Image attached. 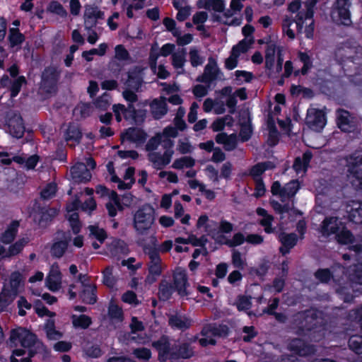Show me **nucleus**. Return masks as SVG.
<instances>
[{
	"mask_svg": "<svg viewBox=\"0 0 362 362\" xmlns=\"http://www.w3.org/2000/svg\"><path fill=\"white\" fill-rule=\"evenodd\" d=\"M169 324L172 327L185 329L190 326L191 321L181 315H172L169 317Z\"/></svg>",
	"mask_w": 362,
	"mask_h": 362,
	"instance_id": "35",
	"label": "nucleus"
},
{
	"mask_svg": "<svg viewBox=\"0 0 362 362\" xmlns=\"http://www.w3.org/2000/svg\"><path fill=\"white\" fill-rule=\"evenodd\" d=\"M216 141L223 144L226 151H232L236 146V136L235 134L227 135L226 133L218 134Z\"/></svg>",
	"mask_w": 362,
	"mask_h": 362,
	"instance_id": "32",
	"label": "nucleus"
},
{
	"mask_svg": "<svg viewBox=\"0 0 362 362\" xmlns=\"http://www.w3.org/2000/svg\"><path fill=\"white\" fill-rule=\"evenodd\" d=\"M18 226L19 223L18 221H13L8 226L5 232L1 235V242L5 244L11 243L15 239L17 235Z\"/></svg>",
	"mask_w": 362,
	"mask_h": 362,
	"instance_id": "38",
	"label": "nucleus"
},
{
	"mask_svg": "<svg viewBox=\"0 0 362 362\" xmlns=\"http://www.w3.org/2000/svg\"><path fill=\"white\" fill-rule=\"evenodd\" d=\"M70 172L71 178L75 182H87L91 178L89 170L83 163H76L71 168Z\"/></svg>",
	"mask_w": 362,
	"mask_h": 362,
	"instance_id": "18",
	"label": "nucleus"
},
{
	"mask_svg": "<svg viewBox=\"0 0 362 362\" xmlns=\"http://www.w3.org/2000/svg\"><path fill=\"white\" fill-rule=\"evenodd\" d=\"M257 214L262 216V219L259 221V223L264 227V230L269 233L271 232V216L267 214V211L262 209V208H258L257 209Z\"/></svg>",
	"mask_w": 362,
	"mask_h": 362,
	"instance_id": "50",
	"label": "nucleus"
},
{
	"mask_svg": "<svg viewBox=\"0 0 362 362\" xmlns=\"http://www.w3.org/2000/svg\"><path fill=\"white\" fill-rule=\"evenodd\" d=\"M28 242L29 239L28 238L19 239L7 248L6 257H11L20 254Z\"/></svg>",
	"mask_w": 362,
	"mask_h": 362,
	"instance_id": "39",
	"label": "nucleus"
},
{
	"mask_svg": "<svg viewBox=\"0 0 362 362\" xmlns=\"http://www.w3.org/2000/svg\"><path fill=\"white\" fill-rule=\"evenodd\" d=\"M218 74V68L216 62L212 59H209L208 64L204 68L203 74L198 76L197 81L209 83L217 78Z\"/></svg>",
	"mask_w": 362,
	"mask_h": 362,
	"instance_id": "20",
	"label": "nucleus"
},
{
	"mask_svg": "<svg viewBox=\"0 0 362 362\" xmlns=\"http://www.w3.org/2000/svg\"><path fill=\"white\" fill-rule=\"evenodd\" d=\"M91 107L89 104L81 103L77 105L74 110V115L81 117H86L90 115Z\"/></svg>",
	"mask_w": 362,
	"mask_h": 362,
	"instance_id": "58",
	"label": "nucleus"
},
{
	"mask_svg": "<svg viewBox=\"0 0 362 362\" xmlns=\"http://www.w3.org/2000/svg\"><path fill=\"white\" fill-rule=\"evenodd\" d=\"M320 313L316 309L306 310L302 314L296 333L304 337H310L320 327Z\"/></svg>",
	"mask_w": 362,
	"mask_h": 362,
	"instance_id": "5",
	"label": "nucleus"
},
{
	"mask_svg": "<svg viewBox=\"0 0 362 362\" xmlns=\"http://www.w3.org/2000/svg\"><path fill=\"white\" fill-rule=\"evenodd\" d=\"M350 113L344 109H339L337 112V124L338 127L344 132H351L354 126L350 120Z\"/></svg>",
	"mask_w": 362,
	"mask_h": 362,
	"instance_id": "22",
	"label": "nucleus"
},
{
	"mask_svg": "<svg viewBox=\"0 0 362 362\" xmlns=\"http://www.w3.org/2000/svg\"><path fill=\"white\" fill-rule=\"evenodd\" d=\"M173 292V286L169 282L164 280L160 282L158 290V297L160 300H168L172 296Z\"/></svg>",
	"mask_w": 362,
	"mask_h": 362,
	"instance_id": "43",
	"label": "nucleus"
},
{
	"mask_svg": "<svg viewBox=\"0 0 362 362\" xmlns=\"http://www.w3.org/2000/svg\"><path fill=\"white\" fill-rule=\"evenodd\" d=\"M326 115L322 110L309 108L305 117L306 125L312 130L320 132L326 124Z\"/></svg>",
	"mask_w": 362,
	"mask_h": 362,
	"instance_id": "9",
	"label": "nucleus"
},
{
	"mask_svg": "<svg viewBox=\"0 0 362 362\" xmlns=\"http://www.w3.org/2000/svg\"><path fill=\"white\" fill-rule=\"evenodd\" d=\"M348 346L349 349L356 354H362V336L361 335H352L348 341Z\"/></svg>",
	"mask_w": 362,
	"mask_h": 362,
	"instance_id": "45",
	"label": "nucleus"
},
{
	"mask_svg": "<svg viewBox=\"0 0 362 362\" xmlns=\"http://www.w3.org/2000/svg\"><path fill=\"white\" fill-rule=\"evenodd\" d=\"M46 286L53 292L62 288V274L57 267H52L45 279Z\"/></svg>",
	"mask_w": 362,
	"mask_h": 362,
	"instance_id": "19",
	"label": "nucleus"
},
{
	"mask_svg": "<svg viewBox=\"0 0 362 362\" xmlns=\"http://www.w3.org/2000/svg\"><path fill=\"white\" fill-rule=\"evenodd\" d=\"M173 154V150L168 149L163 153L158 151L148 153L147 157L153 167L160 170L170 163Z\"/></svg>",
	"mask_w": 362,
	"mask_h": 362,
	"instance_id": "12",
	"label": "nucleus"
},
{
	"mask_svg": "<svg viewBox=\"0 0 362 362\" xmlns=\"http://www.w3.org/2000/svg\"><path fill=\"white\" fill-rule=\"evenodd\" d=\"M266 169L267 168L264 163H258L251 168L250 175L255 181L257 180H260L259 176L265 171Z\"/></svg>",
	"mask_w": 362,
	"mask_h": 362,
	"instance_id": "64",
	"label": "nucleus"
},
{
	"mask_svg": "<svg viewBox=\"0 0 362 362\" xmlns=\"http://www.w3.org/2000/svg\"><path fill=\"white\" fill-rule=\"evenodd\" d=\"M253 43L254 37L244 38L233 46L231 51L239 57L241 54L246 52Z\"/></svg>",
	"mask_w": 362,
	"mask_h": 362,
	"instance_id": "41",
	"label": "nucleus"
},
{
	"mask_svg": "<svg viewBox=\"0 0 362 362\" xmlns=\"http://www.w3.org/2000/svg\"><path fill=\"white\" fill-rule=\"evenodd\" d=\"M151 245L144 247V251L148 255L149 261L147 264L148 274L146 278V283L151 284L160 276L165 265L163 263L157 250L158 240L156 236L151 237Z\"/></svg>",
	"mask_w": 362,
	"mask_h": 362,
	"instance_id": "3",
	"label": "nucleus"
},
{
	"mask_svg": "<svg viewBox=\"0 0 362 362\" xmlns=\"http://www.w3.org/2000/svg\"><path fill=\"white\" fill-rule=\"evenodd\" d=\"M313 158V153L310 150L305 151L302 157L298 156L295 158L293 168L296 173L301 172L306 173L309 166L310 163Z\"/></svg>",
	"mask_w": 362,
	"mask_h": 362,
	"instance_id": "23",
	"label": "nucleus"
},
{
	"mask_svg": "<svg viewBox=\"0 0 362 362\" xmlns=\"http://www.w3.org/2000/svg\"><path fill=\"white\" fill-rule=\"evenodd\" d=\"M153 345L159 352L160 360L165 361L168 357L174 358L175 351L170 347L167 339L162 338L159 341L154 342Z\"/></svg>",
	"mask_w": 362,
	"mask_h": 362,
	"instance_id": "27",
	"label": "nucleus"
},
{
	"mask_svg": "<svg viewBox=\"0 0 362 362\" xmlns=\"http://www.w3.org/2000/svg\"><path fill=\"white\" fill-rule=\"evenodd\" d=\"M49 10L62 17H66L67 15L66 11L62 5L57 1H52L49 6Z\"/></svg>",
	"mask_w": 362,
	"mask_h": 362,
	"instance_id": "63",
	"label": "nucleus"
},
{
	"mask_svg": "<svg viewBox=\"0 0 362 362\" xmlns=\"http://www.w3.org/2000/svg\"><path fill=\"white\" fill-rule=\"evenodd\" d=\"M288 347L291 351L300 356H307L314 352V348L312 345L308 344L305 340L299 338L291 339L288 343Z\"/></svg>",
	"mask_w": 362,
	"mask_h": 362,
	"instance_id": "16",
	"label": "nucleus"
},
{
	"mask_svg": "<svg viewBox=\"0 0 362 362\" xmlns=\"http://www.w3.org/2000/svg\"><path fill=\"white\" fill-rule=\"evenodd\" d=\"M354 284L349 281L339 284L336 288L337 293L344 303H352L354 298L358 296V290L354 288Z\"/></svg>",
	"mask_w": 362,
	"mask_h": 362,
	"instance_id": "17",
	"label": "nucleus"
},
{
	"mask_svg": "<svg viewBox=\"0 0 362 362\" xmlns=\"http://www.w3.org/2000/svg\"><path fill=\"white\" fill-rule=\"evenodd\" d=\"M350 221L356 224H362V202H354L349 212Z\"/></svg>",
	"mask_w": 362,
	"mask_h": 362,
	"instance_id": "36",
	"label": "nucleus"
},
{
	"mask_svg": "<svg viewBox=\"0 0 362 362\" xmlns=\"http://www.w3.org/2000/svg\"><path fill=\"white\" fill-rule=\"evenodd\" d=\"M70 240V236H65L64 240L54 243L51 247L52 255L57 258L62 257L67 249L68 243Z\"/></svg>",
	"mask_w": 362,
	"mask_h": 362,
	"instance_id": "37",
	"label": "nucleus"
},
{
	"mask_svg": "<svg viewBox=\"0 0 362 362\" xmlns=\"http://www.w3.org/2000/svg\"><path fill=\"white\" fill-rule=\"evenodd\" d=\"M82 136V134L79 128L74 125H71L69 127L66 132V141H74L76 143H78L81 138Z\"/></svg>",
	"mask_w": 362,
	"mask_h": 362,
	"instance_id": "53",
	"label": "nucleus"
},
{
	"mask_svg": "<svg viewBox=\"0 0 362 362\" xmlns=\"http://www.w3.org/2000/svg\"><path fill=\"white\" fill-rule=\"evenodd\" d=\"M164 141L161 136L157 133L154 136L151 137L146 144L145 148L148 153L156 151L161 142Z\"/></svg>",
	"mask_w": 362,
	"mask_h": 362,
	"instance_id": "52",
	"label": "nucleus"
},
{
	"mask_svg": "<svg viewBox=\"0 0 362 362\" xmlns=\"http://www.w3.org/2000/svg\"><path fill=\"white\" fill-rule=\"evenodd\" d=\"M90 235H93L95 238H96L100 243H103L107 235L105 230L103 228H100L96 226H90L88 227Z\"/></svg>",
	"mask_w": 362,
	"mask_h": 362,
	"instance_id": "60",
	"label": "nucleus"
},
{
	"mask_svg": "<svg viewBox=\"0 0 362 362\" xmlns=\"http://www.w3.org/2000/svg\"><path fill=\"white\" fill-rule=\"evenodd\" d=\"M83 17L86 30H90L97 25L98 19L104 18V13L98 7L87 6L85 8Z\"/></svg>",
	"mask_w": 362,
	"mask_h": 362,
	"instance_id": "15",
	"label": "nucleus"
},
{
	"mask_svg": "<svg viewBox=\"0 0 362 362\" xmlns=\"http://www.w3.org/2000/svg\"><path fill=\"white\" fill-rule=\"evenodd\" d=\"M298 59L303 64L302 66L303 72L305 73L306 71L309 72L313 66L312 57L307 52L299 51L298 52Z\"/></svg>",
	"mask_w": 362,
	"mask_h": 362,
	"instance_id": "46",
	"label": "nucleus"
},
{
	"mask_svg": "<svg viewBox=\"0 0 362 362\" xmlns=\"http://www.w3.org/2000/svg\"><path fill=\"white\" fill-rule=\"evenodd\" d=\"M147 136L148 135L146 132L138 127H129L121 134L122 143H134L136 146L143 144L146 141Z\"/></svg>",
	"mask_w": 362,
	"mask_h": 362,
	"instance_id": "10",
	"label": "nucleus"
},
{
	"mask_svg": "<svg viewBox=\"0 0 362 362\" xmlns=\"http://www.w3.org/2000/svg\"><path fill=\"white\" fill-rule=\"evenodd\" d=\"M228 329L225 325H207L202 332V337L199 341L203 346L215 344L217 337H225L228 334Z\"/></svg>",
	"mask_w": 362,
	"mask_h": 362,
	"instance_id": "8",
	"label": "nucleus"
},
{
	"mask_svg": "<svg viewBox=\"0 0 362 362\" xmlns=\"http://www.w3.org/2000/svg\"><path fill=\"white\" fill-rule=\"evenodd\" d=\"M315 279L322 284H327L333 278V274L328 268L318 269L314 274Z\"/></svg>",
	"mask_w": 362,
	"mask_h": 362,
	"instance_id": "47",
	"label": "nucleus"
},
{
	"mask_svg": "<svg viewBox=\"0 0 362 362\" xmlns=\"http://www.w3.org/2000/svg\"><path fill=\"white\" fill-rule=\"evenodd\" d=\"M8 128L10 134L16 138L23 136L25 131L21 117L18 114H14L8 119Z\"/></svg>",
	"mask_w": 362,
	"mask_h": 362,
	"instance_id": "24",
	"label": "nucleus"
},
{
	"mask_svg": "<svg viewBox=\"0 0 362 362\" xmlns=\"http://www.w3.org/2000/svg\"><path fill=\"white\" fill-rule=\"evenodd\" d=\"M347 176L357 190L362 191V156H351L346 160Z\"/></svg>",
	"mask_w": 362,
	"mask_h": 362,
	"instance_id": "7",
	"label": "nucleus"
},
{
	"mask_svg": "<svg viewBox=\"0 0 362 362\" xmlns=\"http://www.w3.org/2000/svg\"><path fill=\"white\" fill-rule=\"evenodd\" d=\"M95 290V285L83 284V289L80 294L82 300L86 303L94 304L97 300Z\"/></svg>",
	"mask_w": 362,
	"mask_h": 362,
	"instance_id": "30",
	"label": "nucleus"
},
{
	"mask_svg": "<svg viewBox=\"0 0 362 362\" xmlns=\"http://www.w3.org/2000/svg\"><path fill=\"white\" fill-rule=\"evenodd\" d=\"M71 320L75 328L87 329L92 323L91 318L86 315H73Z\"/></svg>",
	"mask_w": 362,
	"mask_h": 362,
	"instance_id": "40",
	"label": "nucleus"
},
{
	"mask_svg": "<svg viewBox=\"0 0 362 362\" xmlns=\"http://www.w3.org/2000/svg\"><path fill=\"white\" fill-rule=\"evenodd\" d=\"M299 188V182L298 180H292L281 189L279 195L283 199H289L296 194Z\"/></svg>",
	"mask_w": 362,
	"mask_h": 362,
	"instance_id": "31",
	"label": "nucleus"
},
{
	"mask_svg": "<svg viewBox=\"0 0 362 362\" xmlns=\"http://www.w3.org/2000/svg\"><path fill=\"white\" fill-rule=\"evenodd\" d=\"M195 164V160L190 156H184L175 159L172 165V168L181 170L184 168H192Z\"/></svg>",
	"mask_w": 362,
	"mask_h": 362,
	"instance_id": "44",
	"label": "nucleus"
},
{
	"mask_svg": "<svg viewBox=\"0 0 362 362\" xmlns=\"http://www.w3.org/2000/svg\"><path fill=\"white\" fill-rule=\"evenodd\" d=\"M127 75L128 78L125 82L126 87L138 90L143 81L142 70L139 67H135L129 70Z\"/></svg>",
	"mask_w": 362,
	"mask_h": 362,
	"instance_id": "21",
	"label": "nucleus"
},
{
	"mask_svg": "<svg viewBox=\"0 0 362 362\" xmlns=\"http://www.w3.org/2000/svg\"><path fill=\"white\" fill-rule=\"evenodd\" d=\"M172 65L177 70L178 74H185L184 66L186 62V51L185 49H178L171 56Z\"/></svg>",
	"mask_w": 362,
	"mask_h": 362,
	"instance_id": "26",
	"label": "nucleus"
},
{
	"mask_svg": "<svg viewBox=\"0 0 362 362\" xmlns=\"http://www.w3.org/2000/svg\"><path fill=\"white\" fill-rule=\"evenodd\" d=\"M347 274L349 281L362 285V262L350 265L347 269Z\"/></svg>",
	"mask_w": 362,
	"mask_h": 362,
	"instance_id": "29",
	"label": "nucleus"
},
{
	"mask_svg": "<svg viewBox=\"0 0 362 362\" xmlns=\"http://www.w3.org/2000/svg\"><path fill=\"white\" fill-rule=\"evenodd\" d=\"M155 220V210L151 205H144L136 210L133 216V227L136 235H146L151 229Z\"/></svg>",
	"mask_w": 362,
	"mask_h": 362,
	"instance_id": "4",
	"label": "nucleus"
},
{
	"mask_svg": "<svg viewBox=\"0 0 362 362\" xmlns=\"http://www.w3.org/2000/svg\"><path fill=\"white\" fill-rule=\"evenodd\" d=\"M342 222L337 216H327L322 221L320 232L322 236L327 238L331 235H335L337 241L341 245H347L353 243L354 236L351 230H348L345 226L340 228Z\"/></svg>",
	"mask_w": 362,
	"mask_h": 362,
	"instance_id": "2",
	"label": "nucleus"
},
{
	"mask_svg": "<svg viewBox=\"0 0 362 362\" xmlns=\"http://www.w3.org/2000/svg\"><path fill=\"white\" fill-rule=\"evenodd\" d=\"M57 214L58 211L54 208L42 209L35 215V218L38 221L40 225L43 226L50 221Z\"/></svg>",
	"mask_w": 362,
	"mask_h": 362,
	"instance_id": "34",
	"label": "nucleus"
},
{
	"mask_svg": "<svg viewBox=\"0 0 362 362\" xmlns=\"http://www.w3.org/2000/svg\"><path fill=\"white\" fill-rule=\"evenodd\" d=\"M351 6V0H335L332 7V18H337L339 23L343 25H351L352 24Z\"/></svg>",
	"mask_w": 362,
	"mask_h": 362,
	"instance_id": "6",
	"label": "nucleus"
},
{
	"mask_svg": "<svg viewBox=\"0 0 362 362\" xmlns=\"http://www.w3.org/2000/svg\"><path fill=\"white\" fill-rule=\"evenodd\" d=\"M232 263L235 267L243 269L246 264L245 258L239 251L234 250L232 254Z\"/></svg>",
	"mask_w": 362,
	"mask_h": 362,
	"instance_id": "59",
	"label": "nucleus"
},
{
	"mask_svg": "<svg viewBox=\"0 0 362 362\" xmlns=\"http://www.w3.org/2000/svg\"><path fill=\"white\" fill-rule=\"evenodd\" d=\"M57 191V186L54 183H49L41 191V197L44 199H48L52 197Z\"/></svg>",
	"mask_w": 362,
	"mask_h": 362,
	"instance_id": "62",
	"label": "nucleus"
},
{
	"mask_svg": "<svg viewBox=\"0 0 362 362\" xmlns=\"http://www.w3.org/2000/svg\"><path fill=\"white\" fill-rule=\"evenodd\" d=\"M198 7L207 10H213L216 12H222L225 9L223 0H199Z\"/></svg>",
	"mask_w": 362,
	"mask_h": 362,
	"instance_id": "33",
	"label": "nucleus"
},
{
	"mask_svg": "<svg viewBox=\"0 0 362 362\" xmlns=\"http://www.w3.org/2000/svg\"><path fill=\"white\" fill-rule=\"evenodd\" d=\"M317 3V0H307L305 2V11H299L298 13H302L305 18L313 19L314 17V8Z\"/></svg>",
	"mask_w": 362,
	"mask_h": 362,
	"instance_id": "55",
	"label": "nucleus"
},
{
	"mask_svg": "<svg viewBox=\"0 0 362 362\" xmlns=\"http://www.w3.org/2000/svg\"><path fill=\"white\" fill-rule=\"evenodd\" d=\"M278 239L281 245L279 247V252L283 256L289 254L298 241V237L295 233H287L281 232L279 233Z\"/></svg>",
	"mask_w": 362,
	"mask_h": 362,
	"instance_id": "13",
	"label": "nucleus"
},
{
	"mask_svg": "<svg viewBox=\"0 0 362 362\" xmlns=\"http://www.w3.org/2000/svg\"><path fill=\"white\" fill-rule=\"evenodd\" d=\"M151 112L155 119H160L168 112L167 104L165 98H160L154 99L151 105Z\"/></svg>",
	"mask_w": 362,
	"mask_h": 362,
	"instance_id": "28",
	"label": "nucleus"
},
{
	"mask_svg": "<svg viewBox=\"0 0 362 362\" xmlns=\"http://www.w3.org/2000/svg\"><path fill=\"white\" fill-rule=\"evenodd\" d=\"M8 40L11 47L21 45L24 40V36L17 28H11L9 30Z\"/></svg>",
	"mask_w": 362,
	"mask_h": 362,
	"instance_id": "49",
	"label": "nucleus"
},
{
	"mask_svg": "<svg viewBox=\"0 0 362 362\" xmlns=\"http://www.w3.org/2000/svg\"><path fill=\"white\" fill-rule=\"evenodd\" d=\"M23 288L22 275L19 272L11 274L9 283L4 286V289L16 296Z\"/></svg>",
	"mask_w": 362,
	"mask_h": 362,
	"instance_id": "25",
	"label": "nucleus"
},
{
	"mask_svg": "<svg viewBox=\"0 0 362 362\" xmlns=\"http://www.w3.org/2000/svg\"><path fill=\"white\" fill-rule=\"evenodd\" d=\"M59 73L55 68H47L42 76L41 89L46 93L55 91Z\"/></svg>",
	"mask_w": 362,
	"mask_h": 362,
	"instance_id": "11",
	"label": "nucleus"
},
{
	"mask_svg": "<svg viewBox=\"0 0 362 362\" xmlns=\"http://www.w3.org/2000/svg\"><path fill=\"white\" fill-rule=\"evenodd\" d=\"M173 284L178 294L181 297H185L188 295L187 288L189 283L187 281V276L185 269L177 268L173 274Z\"/></svg>",
	"mask_w": 362,
	"mask_h": 362,
	"instance_id": "14",
	"label": "nucleus"
},
{
	"mask_svg": "<svg viewBox=\"0 0 362 362\" xmlns=\"http://www.w3.org/2000/svg\"><path fill=\"white\" fill-rule=\"evenodd\" d=\"M111 104V96L110 94L105 93L94 101L96 108L100 110H107Z\"/></svg>",
	"mask_w": 362,
	"mask_h": 362,
	"instance_id": "48",
	"label": "nucleus"
},
{
	"mask_svg": "<svg viewBox=\"0 0 362 362\" xmlns=\"http://www.w3.org/2000/svg\"><path fill=\"white\" fill-rule=\"evenodd\" d=\"M252 127L249 121L241 124L240 136L243 141H247L252 135Z\"/></svg>",
	"mask_w": 362,
	"mask_h": 362,
	"instance_id": "61",
	"label": "nucleus"
},
{
	"mask_svg": "<svg viewBox=\"0 0 362 362\" xmlns=\"http://www.w3.org/2000/svg\"><path fill=\"white\" fill-rule=\"evenodd\" d=\"M194 148L192 146L188 139H179L177 145V151L182 154L189 153L193 151Z\"/></svg>",
	"mask_w": 362,
	"mask_h": 362,
	"instance_id": "56",
	"label": "nucleus"
},
{
	"mask_svg": "<svg viewBox=\"0 0 362 362\" xmlns=\"http://www.w3.org/2000/svg\"><path fill=\"white\" fill-rule=\"evenodd\" d=\"M10 340L16 345L20 343L24 348V349H16L13 351L11 356V362H30V358L35 354L32 347L33 346L38 347L40 345L35 334L21 327L11 332Z\"/></svg>",
	"mask_w": 362,
	"mask_h": 362,
	"instance_id": "1",
	"label": "nucleus"
},
{
	"mask_svg": "<svg viewBox=\"0 0 362 362\" xmlns=\"http://www.w3.org/2000/svg\"><path fill=\"white\" fill-rule=\"evenodd\" d=\"M16 296L3 289L0 293V311L4 310Z\"/></svg>",
	"mask_w": 362,
	"mask_h": 362,
	"instance_id": "54",
	"label": "nucleus"
},
{
	"mask_svg": "<svg viewBox=\"0 0 362 362\" xmlns=\"http://www.w3.org/2000/svg\"><path fill=\"white\" fill-rule=\"evenodd\" d=\"M103 283L108 287H113L117 281L116 277L113 275V267L108 266L103 271Z\"/></svg>",
	"mask_w": 362,
	"mask_h": 362,
	"instance_id": "51",
	"label": "nucleus"
},
{
	"mask_svg": "<svg viewBox=\"0 0 362 362\" xmlns=\"http://www.w3.org/2000/svg\"><path fill=\"white\" fill-rule=\"evenodd\" d=\"M66 218L69 221L70 226L74 233H78L80 230L81 224L78 221V215L77 212L67 213Z\"/></svg>",
	"mask_w": 362,
	"mask_h": 362,
	"instance_id": "57",
	"label": "nucleus"
},
{
	"mask_svg": "<svg viewBox=\"0 0 362 362\" xmlns=\"http://www.w3.org/2000/svg\"><path fill=\"white\" fill-rule=\"evenodd\" d=\"M189 57L190 64L193 67L202 65L205 60L204 57L202 56L200 50L195 47L190 48Z\"/></svg>",
	"mask_w": 362,
	"mask_h": 362,
	"instance_id": "42",
	"label": "nucleus"
}]
</instances>
